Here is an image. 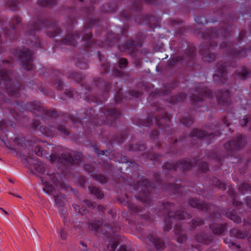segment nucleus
<instances>
[{"label": "nucleus", "instance_id": "nucleus-50", "mask_svg": "<svg viewBox=\"0 0 251 251\" xmlns=\"http://www.w3.org/2000/svg\"><path fill=\"white\" fill-rule=\"evenodd\" d=\"M118 245L119 242L116 239H110L108 244L107 245V250L109 251H115Z\"/></svg>", "mask_w": 251, "mask_h": 251}, {"label": "nucleus", "instance_id": "nucleus-32", "mask_svg": "<svg viewBox=\"0 0 251 251\" xmlns=\"http://www.w3.org/2000/svg\"><path fill=\"white\" fill-rule=\"evenodd\" d=\"M174 232L177 238V241L179 243H183L186 241V236L182 234L181 226L177 224H176L174 228Z\"/></svg>", "mask_w": 251, "mask_h": 251}, {"label": "nucleus", "instance_id": "nucleus-59", "mask_svg": "<svg viewBox=\"0 0 251 251\" xmlns=\"http://www.w3.org/2000/svg\"><path fill=\"white\" fill-rule=\"evenodd\" d=\"M224 242L225 244L229 245V247L231 248V246H236L237 249L240 248V246L239 245H236V243L231 240V239L228 238H225L224 239Z\"/></svg>", "mask_w": 251, "mask_h": 251}, {"label": "nucleus", "instance_id": "nucleus-23", "mask_svg": "<svg viewBox=\"0 0 251 251\" xmlns=\"http://www.w3.org/2000/svg\"><path fill=\"white\" fill-rule=\"evenodd\" d=\"M127 135L126 131H124L119 135H115L110 137H108L106 140H102V142L107 144L109 143L112 147H113L114 145L115 144L120 145L123 143L125 141Z\"/></svg>", "mask_w": 251, "mask_h": 251}, {"label": "nucleus", "instance_id": "nucleus-58", "mask_svg": "<svg viewBox=\"0 0 251 251\" xmlns=\"http://www.w3.org/2000/svg\"><path fill=\"white\" fill-rule=\"evenodd\" d=\"M84 170L87 172L88 173L91 174V176H92V175H95L94 171L95 168L94 167L90 165L85 164L83 167Z\"/></svg>", "mask_w": 251, "mask_h": 251}, {"label": "nucleus", "instance_id": "nucleus-25", "mask_svg": "<svg viewBox=\"0 0 251 251\" xmlns=\"http://www.w3.org/2000/svg\"><path fill=\"white\" fill-rule=\"evenodd\" d=\"M227 227L226 224H219L215 222L209 224V228L214 234L217 235H222L227 230Z\"/></svg>", "mask_w": 251, "mask_h": 251}, {"label": "nucleus", "instance_id": "nucleus-47", "mask_svg": "<svg viewBox=\"0 0 251 251\" xmlns=\"http://www.w3.org/2000/svg\"><path fill=\"white\" fill-rule=\"evenodd\" d=\"M104 226L112 234L118 232L120 229V226L118 223L114 224L113 225L105 224Z\"/></svg>", "mask_w": 251, "mask_h": 251}, {"label": "nucleus", "instance_id": "nucleus-41", "mask_svg": "<svg viewBox=\"0 0 251 251\" xmlns=\"http://www.w3.org/2000/svg\"><path fill=\"white\" fill-rule=\"evenodd\" d=\"M210 185H213L215 188L225 190L226 189L225 183L221 182L217 178L213 177L210 179Z\"/></svg>", "mask_w": 251, "mask_h": 251}, {"label": "nucleus", "instance_id": "nucleus-60", "mask_svg": "<svg viewBox=\"0 0 251 251\" xmlns=\"http://www.w3.org/2000/svg\"><path fill=\"white\" fill-rule=\"evenodd\" d=\"M60 208V215L61 218L63 219V220L64 222H65L67 221V213L66 210L63 208Z\"/></svg>", "mask_w": 251, "mask_h": 251}, {"label": "nucleus", "instance_id": "nucleus-33", "mask_svg": "<svg viewBox=\"0 0 251 251\" xmlns=\"http://www.w3.org/2000/svg\"><path fill=\"white\" fill-rule=\"evenodd\" d=\"M225 215L236 224H240L242 222L241 218L236 214V209H228L226 212Z\"/></svg>", "mask_w": 251, "mask_h": 251}, {"label": "nucleus", "instance_id": "nucleus-30", "mask_svg": "<svg viewBox=\"0 0 251 251\" xmlns=\"http://www.w3.org/2000/svg\"><path fill=\"white\" fill-rule=\"evenodd\" d=\"M195 240L196 242L208 245L213 242L212 235H209L205 233H198L195 236Z\"/></svg>", "mask_w": 251, "mask_h": 251}, {"label": "nucleus", "instance_id": "nucleus-61", "mask_svg": "<svg viewBox=\"0 0 251 251\" xmlns=\"http://www.w3.org/2000/svg\"><path fill=\"white\" fill-rule=\"evenodd\" d=\"M159 134V132L158 130L154 129L150 133V137L151 139L155 140L156 139H157V137Z\"/></svg>", "mask_w": 251, "mask_h": 251}, {"label": "nucleus", "instance_id": "nucleus-13", "mask_svg": "<svg viewBox=\"0 0 251 251\" xmlns=\"http://www.w3.org/2000/svg\"><path fill=\"white\" fill-rule=\"evenodd\" d=\"M0 140L8 149L15 151H17V150H25L26 149L32 150V147L34 145L41 142V140L34 137H31L30 140H27L23 136L18 135L13 139L14 145L11 146L10 141L7 140L6 134H5V136L0 135Z\"/></svg>", "mask_w": 251, "mask_h": 251}, {"label": "nucleus", "instance_id": "nucleus-62", "mask_svg": "<svg viewBox=\"0 0 251 251\" xmlns=\"http://www.w3.org/2000/svg\"><path fill=\"white\" fill-rule=\"evenodd\" d=\"M75 90L72 88L66 89L65 94L69 98H73L75 95Z\"/></svg>", "mask_w": 251, "mask_h": 251}, {"label": "nucleus", "instance_id": "nucleus-27", "mask_svg": "<svg viewBox=\"0 0 251 251\" xmlns=\"http://www.w3.org/2000/svg\"><path fill=\"white\" fill-rule=\"evenodd\" d=\"M148 240L152 244L157 250L162 251L165 248L164 242L154 235L148 236Z\"/></svg>", "mask_w": 251, "mask_h": 251}, {"label": "nucleus", "instance_id": "nucleus-57", "mask_svg": "<svg viewBox=\"0 0 251 251\" xmlns=\"http://www.w3.org/2000/svg\"><path fill=\"white\" fill-rule=\"evenodd\" d=\"M127 60L125 58H121L119 59V67L121 69H125L127 66Z\"/></svg>", "mask_w": 251, "mask_h": 251}, {"label": "nucleus", "instance_id": "nucleus-34", "mask_svg": "<svg viewBox=\"0 0 251 251\" xmlns=\"http://www.w3.org/2000/svg\"><path fill=\"white\" fill-rule=\"evenodd\" d=\"M142 156L152 161L158 162L160 161V158L163 157V155L155 153L152 149L151 151H148L147 152L142 154Z\"/></svg>", "mask_w": 251, "mask_h": 251}, {"label": "nucleus", "instance_id": "nucleus-17", "mask_svg": "<svg viewBox=\"0 0 251 251\" xmlns=\"http://www.w3.org/2000/svg\"><path fill=\"white\" fill-rule=\"evenodd\" d=\"M196 47L192 44L188 46V49L186 50L183 56H178L173 57L168 62V65L171 67H175L179 64L183 60H186V65L193 67L194 65V60L196 57Z\"/></svg>", "mask_w": 251, "mask_h": 251}, {"label": "nucleus", "instance_id": "nucleus-42", "mask_svg": "<svg viewBox=\"0 0 251 251\" xmlns=\"http://www.w3.org/2000/svg\"><path fill=\"white\" fill-rule=\"evenodd\" d=\"M56 3V0H38V4L42 7L50 8Z\"/></svg>", "mask_w": 251, "mask_h": 251}, {"label": "nucleus", "instance_id": "nucleus-38", "mask_svg": "<svg viewBox=\"0 0 251 251\" xmlns=\"http://www.w3.org/2000/svg\"><path fill=\"white\" fill-rule=\"evenodd\" d=\"M83 202L85 205H86L90 209H96L101 214L105 213V208L103 206L101 205H97L95 202L90 201L88 200H84Z\"/></svg>", "mask_w": 251, "mask_h": 251}, {"label": "nucleus", "instance_id": "nucleus-4", "mask_svg": "<svg viewBox=\"0 0 251 251\" xmlns=\"http://www.w3.org/2000/svg\"><path fill=\"white\" fill-rule=\"evenodd\" d=\"M94 11V8L92 6L82 8L81 12L82 13L83 19H87L83 29L80 31H75V34L69 32L64 38L56 40L55 47L59 48H61L62 45L76 46L77 41L80 40L83 49H81L79 50V54L76 55L75 64L76 67L83 70L88 68L87 58L89 55L86 50L93 52L98 47L107 48L113 46H117L121 50L128 52L132 58H136L138 55V48L142 44L140 40L135 41L129 39L126 41L123 46H121L120 38L117 35L110 31H107V35L104 37L103 41H96L92 39V28L100 25L99 19L89 17Z\"/></svg>", "mask_w": 251, "mask_h": 251}, {"label": "nucleus", "instance_id": "nucleus-43", "mask_svg": "<svg viewBox=\"0 0 251 251\" xmlns=\"http://www.w3.org/2000/svg\"><path fill=\"white\" fill-rule=\"evenodd\" d=\"M180 123L188 127L191 125L193 124L194 122V118L193 116L191 115H188L187 116L181 118L179 120Z\"/></svg>", "mask_w": 251, "mask_h": 251}, {"label": "nucleus", "instance_id": "nucleus-35", "mask_svg": "<svg viewBox=\"0 0 251 251\" xmlns=\"http://www.w3.org/2000/svg\"><path fill=\"white\" fill-rule=\"evenodd\" d=\"M227 193L229 196L232 197V202L233 205L234 206L236 209L239 210L243 206V203L240 201H239L236 200L235 196L234 195L235 192L233 187L232 186H229Z\"/></svg>", "mask_w": 251, "mask_h": 251}, {"label": "nucleus", "instance_id": "nucleus-63", "mask_svg": "<svg viewBox=\"0 0 251 251\" xmlns=\"http://www.w3.org/2000/svg\"><path fill=\"white\" fill-rule=\"evenodd\" d=\"M0 130L2 131L3 133L7 131V124L2 120H0Z\"/></svg>", "mask_w": 251, "mask_h": 251}, {"label": "nucleus", "instance_id": "nucleus-14", "mask_svg": "<svg viewBox=\"0 0 251 251\" xmlns=\"http://www.w3.org/2000/svg\"><path fill=\"white\" fill-rule=\"evenodd\" d=\"M11 53L15 58L18 59L21 66L27 71H33L34 67L33 64V52L28 49H13Z\"/></svg>", "mask_w": 251, "mask_h": 251}, {"label": "nucleus", "instance_id": "nucleus-64", "mask_svg": "<svg viewBox=\"0 0 251 251\" xmlns=\"http://www.w3.org/2000/svg\"><path fill=\"white\" fill-rule=\"evenodd\" d=\"M58 233H59L60 238L62 240H66L67 238V233L64 231L63 229H60L58 230Z\"/></svg>", "mask_w": 251, "mask_h": 251}, {"label": "nucleus", "instance_id": "nucleus-36", "mask_svg": "<svg viewBox=\"0 0 251 251\" xmlns=\"http://www.w3.org/2000/svg\"><path fill=\"white\" fill-rule=\"evenodd\" d=\"M54 189L53 190L52 194L50 195L54 196V199L55 201V205L57 208H63L64 205V201L66 198V196L61 193L55 195L54 194Z\"/></svg>", "mask_w": 251, "mask_h": 251}, {"label": "nucleus", "instance_id": "nucleus-19", "mask_svg": "<svg viewBox=\"0 0 251 251\" xmlns=\"http://www.w3.org/2000/svg\"><path fill=\"white\" fill-rule=\"evenodd\" d=\"M22 21V18L18 15L15 16L8 22V27L2 28L3 32L7 41L16 40L19 37V33L16 28Z\"/></svg>", "mask_w": 251, "mask_h": 251}, {"label": "nucleus", "instance_id": "nucleus-9", "mask_svg": "<svg viewBox=\"0 0 251 251\" xmlns=\"http://www.w3.org/2000/svg\"><path fill=\"white\" fill-rule=\"evenodd\" d=\"M34 162V171L32 170V173L37 176H39L44 186L43 191L47 194H51L54 190V186L50 184L49 180L52 182L54 185L57 186L60 185L61 182V177L60 174L58 173H47L45 175L43 176L46 172V169L44 165L38 160H33L32 158H25V162L30 165L31 163Z\"/></svg>", "mask_w": 251, "mask_h": 251}, {"label": "nucleus", "instance_id": "nucleus-26", "mask_svg": "<svg viewBox=\"0 0 251 251\" xmlns=\"http://www.w3.org/2000/svg\"><path fill=\"white\" fill-rule=\"evenodd\" d=\"M97 55L100 61L101 62L100 67V73L102 75H105L108 73L110 67L109 63L105 59L104 56L101 54L100 51H97Z\"/></svg>", "mask_w": 251, "mask_h": 251}, {"label": "nucleus", "instance_id": "nucleus-5", "mask_svg": "<svg viewBox=\"0 0 251 251\" xmlns=\"http://www.w3.org/2000/svg\"><path fill=\"white\" fill-rule=\"evenodd\" d=\"M156 108L155 110L159 112L158 115H151L146 119L140 118L135 117L133 119V123L139 127L143 128L144 131H148L150 126L153 125L154 122L155 126L160 130H164L166 137H168V141L171 144L170 146H166L167 152L166 154H170L171 156L180 155L182 153L181 150L177 149V145L180 144L182 146L185 145H195L204 142L208 145L214 141L216 137L221 134L220 127L218 123L210 125H206V127L211 131L208 133L204 130L198 128H193L191 131L188 136H183L178 140L175 138L177 130L173 128L171 124V115L166 112L165 108L161 106L154 105Z\"/></svg>", "mask_w": 251, "mask_h": 251}, {"label": "nucleus", "instance_id": "nucleus-10", "mask_svg": "<svg viewBox=\"0 0 251 251\" xmlns=\"http://www.w3.org/2000/svg\"><path fill=\"white\" fill-rule=\"evenodd\" d=\"M135 1L131 2V12L124 11L120 14V18L122 21L127 22L133 21L139 25H151L153 17L151 15H142L141 14L142 6L143 2L150 4L156 5V0H134Z\"/></svg>", "mask_w": 251, "mask_h": 251}, {"label": "nucleus", "instance_id": "nucleus-52", "mask_svg": "<svg viewBox=\"0 0 251 251\" xmlns=\"http://www.w3.org/2000/svg\"><path fill=\"white\" fill-rule=\"evenodd\" d=\"M190 100L194 105H196L197 102L203 101V99L196 95H191L190 96Z\"/></svg>", "mask_w": 251, "mask_h": 251}, {"label": "nucleus", "instance_id": "nucleus-11", "mask_svg": "<svg viewBox=\"0 0 251 251\" xmlns=\"http://www.w3.org/2000/svg\"><path fill=\"white\" fill-rule=\"evenodd\" d=\"M83 154L80 152H65L60 156L54 153L49 155L50 161L55 163L58 168H65L74 164H79L83 159Z\"/></svg>", "mask_w": 251, "mask_h": 251}, {"label": "nucleus", "instance_id": "nucleus-46", "mask_svg": "<svg viewBox=\"0 0 251 251\" xmlns=\"http://www.w3.org/2000/svg\"><path fill=\"white\" fill-rule=\"evenodd\" d=\"M190 225V230H194L197 226L204 225V221L200 218L193 219Z\"/></svg>", "mask_w": 251, "mask_h": 251}, {"label": "nucleus", "instance_id": "nucleus-18", "mask_svg": "<svg viewBox=\"0 0 251 251\" xmlns=\"http://www.w3.org/2000/svg\"><path fill=\"white\" fill-rule=\"evenodd\" d=\"M75 211L82 215H85L87 219L88 227L95 232L99 231V229L102 226V222L100 220H96L93 219V215L84 206H81L76 203L72 204Z\"/></svg>", "mask_w": 251, "mask_h": 251}, {"label": "nucleus", "instance_id": "nucleus-53", "mask_svg": "<svg viewBox=\"0 0 251 251\" xmlns=\"http://www.w3.org/2000/svg\"><path fill=\"white\" fill-rule=\"evenodd\" d=\"M100 10L102 13H113L115 11L116 8H111L109 4L107 3L105 6L100 7Z\"/></svg>", "mask_w": 251, "mask_h": 251}, {"label": "nucleus", "instance_id": "nucleus-40", "mask_svg": "<svg viewBox=\"0 0 251 251\" xmlns=\"http://www.w3.org/2000/svg\"><path fill=\"white\" fill-rule=\"evenodd\" d=\"M88 190L91 194L96 197L98 199H102L104 197L103 192L99 188L95 186H89Z\"/></svg>", "mask_w": 251, "mask_h": 251}, {"label": "nucleus", "instance_id": "nucleus-51", "mask_svg": "<svg viewBox=\"0 0 251 251\" xmlns=\"http://www.w3.org/2000/svg\"><path fill=\"white\" fill-rule=\"evenodd\" d=\"M198 170L199 173H205L209 170V167L205 162H200L198 166Z\"/></svg>", "mask_w": 251, "mask_h": 251}, {"label": "nucleus", "instance_id": "nucleus-39", "mask_svg": "<svg viewBox=\"0 0 251 251\" xmlns=\"http://www.w3.org/2000/svg\"><path fill=\"white\" fill-rule=\"evenodd\" d=\"M125 149L127 151H144L146 150V145L144 144H136L135 145L129 144L125 147Z\"/></svg>", "mask_w": 251, "mask_h": 251}, {"label": "nucleus", "instance_id": "nucleus-2", "mask_svg": "<svg viewBox=\"0 0 251 251\" xmlns=\"http://www.w3.org/2000/svg\"><path fill=\"white\" fill-rule=\"evenodd\" d=\"M192 167V163L185 159H181L176 163H166L162 166V174L165 177L162 179L158 173H154L153 177L156 181L155 185L147 178L142 177L139 181L129 183L127 187L132 191L135 198L149 206V213L141 215V218L150 222L156 218L164 216V230L168 231L172 228L173 224L176 221L185 219H190L192 216L184 210H175L174 203L170 202L157 201L154 199V194H157L158 190L168 192L169 194H179L181 192V185L176 183L177 179L174 176L178 169L181 171L188 170Z\"/></svg>", "mask_w": 251, "mask_h": 251}, {"label": "nucleus", "instance_id": "nucleus-20", "mask_svg": "<svg viewBox=\"0 0 251 251\" xmlns=\"http://www.w3.org/2000/svg\"><path fill=\"white\" fill-rule=\"evenodd\" d=\"M189 205L194 208H196L199 210L208 211L212 208L214 211L209 213V218L210 219H220L221 214L216 211V207L214 205L210 203H207L203 201H200L197 199L191 198L188 201Z\"/></svg>", "mask_w": 251, "mask_h": 251}, {"label": "nucleus", "instance_id": "nucleus-1", "mask_svg": "<svg viewBox=\"0 0 251 251\" xmlns=\"http://www.w3.org/2000/svg\"><path fill=\"white\" fill-rule=\"evenodd\" d=\"M2 66L0 65V108L7 109L15 120H19L18 111L23 113L25 111H30L37 115L43 120L56 117H62L63 121L67 122L71 121L73 124H78L87 134L95 130V127L101 125L112 126L113 123L120 118L121 114L115 109L106 107L99 108V113L93 116V109L89 111L85 109L81 110L75 117L69 116L67 113L58 112L55 109L46 108L40 101L34 100L25 103L19 102L15 99L20 96L21 84L20 83V76L17 75L12 69L14 65L13 58L10 60H3Z\"/></svg>", "mask_w": 251, "mask_h": 251}, {"label": "nucleus", "instance_id": "nucleus-28", "mask_svg": "<svg viewBox=\"0 0 251 251\" xmlns=\"http://www.w3.org/2000/svg\"><path fill=\"white\" fill-rule=\"evenodd\" d=\"M175 86H176V84L175 83L170 84H167L166 86H165V88L162 90L161 92H157L156 91L155 92H152L151 93L150 97L151 98H154L155 99H157L161 95H167L169 94L172 91Z\"/></svg>", "mask_w": 251, "mask_h": 251}, {"label": "nucleus", "instance_id": "nucleus-6", "mask_svg": "<svg viewBox=\"0 0 251 251\" xmlns=\"http://www.w3.org/2000/svg\"><path fill=\"white\" fill-rule=\"evenodd\" d=\"M112 73L114 76L119 77L112 80L113 86L100 78H96L94 79V84L99 90V93H101V95L94 96L90 86L81 83V92L79 95L80 98L89 102L101 104L105 99V97H107L110 90L116 92L115 100L116 103H126L127 100L138 98L142 95L143 90L145 89V86H142L141 90H131L124 94L122 89L124 82L122 78L124 77L125 74L117 69L113 70Z\"/></svg>", "mask_w": 251, "mask_h": 251}, {"label": "nucleus", "instance_id": "nucleus-55", "mask_svg": "<svg viewBox=\"0 0 251 251\" xmlns=\"http://www.w3.org/2000/svg\"><path fill=\"white\" fill-rule=\"evenodd\" d=\"M113 169L112 166L107 161L105 163H104L103 165L102 168V170L105 173H110L112 172Z\"/></svg>", "mask_w": 251, "mask_h": 251}, {"label": "nucleus", "instance_id": "nucleus-8", "mask_svg": "<svg viewBox=\"0 0 251 251\" xmlns=\"http://www.w3.org/2000/svg\"><path fill=\"white\" fill-rule=\"evenodd\" d=\"M247 143V138L242 135H240L234 138L230 141L225 144L224 148L226 151V155L222 156L217 153L212 151L208 155V157L211 159H213L217 164L218 166L216 169H220L224 165L225 160L232 163H239L241 161V158L239 156L236 155V151L243 149Z\"/></svg>", "mask_w": 251, "mask_h": 251}, {"label": "nucleus", "instance_id": "nucleus-21", "mask_svg": "<svg viewBox=\"0 0 251 251\" xmlns=\"http://www.w3.org/2000/svg\"><path fill=\"white\" fill-rule=\"evenodd\" d=\"M119 201L120 203L127 207L128 210L131 214L142 213L141 207L133 203L131 199L127 194L119 198Z\"/></svg>", "mask_w": 251, "mask_h": 251}, {"label": "nucleus", "instance_id": "nucleus-12", "mask_svg": "<svg viewBox=\"0 0 251 251\" xmlns=\"http://www.w3.org/2000/svg\"><path fill=\"white\" fill-rule=\"evenodd\" d=\"M93 150L98 156L105 155L109 160L122 164L123 166L120 167L121 173H123V168L124 167L126 168V171L128 168L130 172H135L138 176H139L137 172L139 170L138 165L134 162L128 161L126 156H121L119 154L116 155L113 151H110L109 150H99L95 146H93Z\"/></svg>", "mask_w": 251, "mask_h": 251}, {"label": "nucleus", "instance_id": "nucleus-31", "mask_svg": "<svg viewBox=\"0 0 251 251\" xmlns=\"http://www.w3.org/2000/svg\"><path fill=\"white\" fill-rule=\"evenodd\" d=\"M236 76H238L240 79L244 80L250 77L251 75V71L247 67L243 66L238 69L235 72Z\"/></svg>", "mask_w": 251, "mask_h": 251}, {"label": "nucleus", "instance_id": "nucleus-37", "mask_svg": "<svg viewBox=\"0 0 251 251\" xmlns=\"http://www.w3.org/2000/svg\"><path fill=\"white\" fill-rule=\"evenodd\" d=\"M230 235L231 237L243 239L248 236L249 232L247 231H244L237 228H233L230 230Z\"/></svg>", "mask_w": 251, "mask_h": 251}, {"label": "nucleus", "instance_id": "nucleus-54", "mask_svg": "<svg viewBox=\"0 0 251 251\" xmlns=\"http://www.w3.org/2000/svg\"><path fill=\"white\" fill-rule=\"evenodd\" d=\"M240 123L242 126H247L249 124L251 126L250 130H251V118L249 119L247 115H245L242 119L240 120Z\"/></svg>", "mask_w": 251, "mask_h": 251}, {"label": "nucleus", "instance_id": "nucleus-15", "mask_svg": "<svg viewBox=\"0 0 251 251\" xmlns=\"http://www.w3.org/2000/svg\"><path fill=\"white\" fill-rule=\"evenodd\" d=\"M31 127L35 130L38 128L39 131L43 135L49 137H53L57 134V131L61 133L68 135L70 134L69 130L63 125H50L48 126H40L39 120H34L32 123Z\"/></svg>", "mask_w": 251, "mask_h": 251}, {"label": "nucleus", "instance_id": "nucleus-44", "mask_svg": "<svg viewBox=\"0 0 251 251\" xmlns=\"http://www.w3.org/2000/svg\"><path fill=\"white\" fill-rule=\"evenodd\" d=\"M7 8L14 11L17 9L19 7V2L17 0H8L5 4Z\"/></svg>", "mask_w": 251, "mask_h": 251}, {"label": "nucleus", "instance_id": "nucleus-56", "mask_svg": "<svg viewBox=\"0 0 251 251\" xmlns=\"http://www.w3.org/2000/svg\"><path fill=\"white\" fill-rule=\"evenodd\" d=\"M194 20L196 23L200 25H205L208 23V21L204 17L200 16H196Z\"/></svg>", "mask_w": 251, "mask_h": 251}, {"label": "nucleus", "instance_id": "nucleus-49", "mask_svg": "<svg viewBox=\"0 0 251 251\" xmlns=\"http://www.w3.org/2000/svg\"><path fill=\"white\" fill-rule=\"evenodd\" d=\"M92 177L95 180L102 184L106 183L108 181L107 177L102 174L92 175Z\"/></svg>", "mask_w": 251, "mask_h": 251}, {"label": "nucleus", "instance_id": "nucleus-16", "mask_svg": "<svg viewBox=\"0 0 251 251\" xmlns=\"http://www.w3.org/2000/svg\"><path fill=\"white\" fill-rule=\"evenodd\" d=\"M53 75L54 78L51 79L50 84L57 90H62L64 85V82L60 78L62 76L65 75L68 79H71L79 83L81 82L85 78L83 74L75 71H69L65 75L64 72L60 71H54Z\"/></svg>", "mask_w": 251, "mask_h": 251}, {"label": "nucleus", "instance_id": "nucleus-24", "mask_svg": "<svg viewBox=\"0 0 251 251\" xmlns=\"http://www.w3.org/2000/svg\"><path fill=\"white\" fill-rule=\"evenodd\" d=\"M195 91L200 96L207 98V100L210 102L213 95L211 91L204 86L203 84H198L195 87Z\"/></svg>", "mask_w": 251, "mask_h": 251}, {"label": "nucleus", "instance_id": "nucleus-7", "mask_svg": "<svg viewBox=\"0 0 251 251\" xmlns=\"http://www.w3.org/2000/svg\"><path fill=\"white\" fill-rule=\"evenodd\" d=\"M56 21L51 20L41 12L34 17L32 21L23 25L24 38L22 42L33 48L41 49V40L36 35V33L44 28L50 29V30L47 31V35L51 38L56 37L61 32V29L56 27Z\"/></svg>", "mask_w": 251, "mask_h": 251}, {"label": "nucleus", "instance_id": "nucleus-3", "mask_svg": "<svg viewBox=\"0 0 251 251\" xmlns=\"http://www.w3.org/2000/svg\"><path fill=\"white\" fill-rule=\"evenodd\" d=\"M228 9L223 6L215 12V15L221 19L219 29L213 28L207 29L201 33L204 41L199 47V53L204 62H211L216 58V55L211 51L214 48H217L218 41L220 38L222 43L220 44L221 49H226V55L223 60L218 62L216 65L217 74L213 76V81L216 84H225L227 80V70L228 67H237V59L245 57L247 52L251 50V46L247 49L240 47L234 43L230 42L231 32L232 30L233 22L238 19L237 17L227 14Z\"/></svg>", "mask_w": 251, "mask_h": 251}, {"label": "nucleus", "instance_id": "nucleus-29", "mask_svg": "<svg viewBox=\"0 0 251 251\" xmlns=\"http://www.w3.org/2000/svg\"><path fill=\"white\" fill-rule=\"evenodd\" d=\"M187 97L185 93H181L176 95L175 97H170L165 101L168 107H172V105L176 104L177 102L183 101Z\"/></svg>", "mask_w": 251, "mask_h": 251}, {"label": "nucleus", "instance_id": "nucleus-45", "mask_svg": "<svg viewBox=\"0 0 251 251\" xmlns=\"http://www.w3.org/2000/svg\"><path fill=\"white\" fill-rule=\"evenodd\" d=\"M239 191L242 194L251 193V185L247 183H242L238 187Z\"/></svg>", "mask_w": 251, "mask_h": 251}, {"label": "nucleus", "instance_id": "nucleus-48", "mask_svg": "<svg viewBox=\"0 0 251 251\" xmlns=\"http://www.w3.org/2000/svg\"><path fill=\"white\" fill-rule=\"evenodd\" d=\"M35 152L37 155L42 157L49 153L45 149H43V147L40 145H37L36 146L35 148Z\"/></svg>", "mask_w": 251, "mask_h": 251}, {"label": "nucleus", "instance_id": "nucleus-22", "mask_svg": "<svg viewBox=\"0 0 251 251\" xmlns=\"http://www.w3.org/2000/svg\"><path fill=\"white\" fill-rule=\"evenodd\" d=\"M215 94L217 102L219 105L227 106L231 104V100L229 90H219Z\"/></svg>", "mask_w": 251, "mask_h": 251}]
</instances>
